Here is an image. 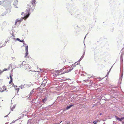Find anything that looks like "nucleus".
Segmentation results:
<instances>
[{
	"mask_svg": "<svg viewBox=\"0 0 124 124\" xmlns=\"http://www.w3.org/2000/svg\"><path fill=\"white\" fill-rule=\"evenodd\" d=\"M73 68H72L71 69L69 70L68 71L67 70L66 71H64L63 72V73H62V69H61L60 70L56 71L54 72V77H56L58 75L64 74L66 73H68L71 70L73 69Z\"/></svg>",
	"mask_w": 124,
	"mask_h": 124,
	"instance_id": "f257e3e1",
	"label": "nucleus"
},
{
	"mask_svg": "<svg viewBox=\"0 0 124 124\" xmlns=\"http://www.w3.org/2000/svg\"><path fill=\"white\" fill-rule=\"evenodd\" d=\"M35 2V0H31L30 2L28 4L27 8H29V10H30L31 9L32 10L34 9V7L36 6Z\"/></svg>",
	"mask_w": 124,
	"mask_h": 124,
	"instance_id": "f03ea898",
	"label": "nucleus"
},
{
	"mask_svg": "<svg viewBox=\"0 0 124 124\" xmlns=\"http://www.w3.org/2000/svg\"><path fill=\"white\" fill-rule=\"evenodd\" d=\"M22 65L23 68L26 69L28 68L29 67V65L28 63L26 62L25 61L23 62Z\"/></svg>",
	"mask_w": 124,
	"mask_h": 124,
	"instance_id": "7ed1b4c3",
	"label": "nucleus"
},
{
	"mask_svg": "<svg viewBox=\"0 0 124 124\" xmlns=\"http://www.w3.org/2000/svg\"><path fill=\"white\" fill-rule=\"evenodd\" d=\"M6 89V87L4 86H3L2 87L0 88V92H3L5 91Z\"/></svg>",
	"mask_w": 124,
	"mask_h": 124,
	"instance_id": "20e7f679",
	"label": "nucleus"
},
{
	"mask_svg": "<svg viewBox=\"0 0 124 124\" xmlns=\"http://www.w3.org/2000/svg\"><path fill=\"white\" fill-rule=\"evenodd\" d=\"M115 117L117 120H118L119 121H121L124 119V117H122L121 118H120L116 116H115Z\"/></svg>",
	"mask_w": 124,
	"mask_h": 124,
	"instance_id": "39448f33",
	"label": "nucleus"
},
{
	"mask_svg": "<svg viewBox=\"0 0 124 124\" xmlns=\"http://www.w3.org/2000/svg\"><path fill=\"white\" fill-rule=\"evenodd\" d=\"M21 21V20H19L18 19H17L16 21L15 24V25H17V24H20Z\"/></svg>",
	"mask_w": 124,
	"mask_h": 124,
	"instance_id": "423d86ee",
	"label": "nucleus"
},
{
	"mask_svg": "<svg viewBox=\"0 0 124 124\" xmlns=\"http://www.w3.org/2000/svg\"><path fill=\"white\" fill-rule=\"evenodd\" d=\"M10 80L9 82V84H10L12 82L13 78H12V77L13 76V75L12 74L11 75L10 74Z\"/></svg>",
	"mask_w": 124,
	"mask_h": 124,
	"instance_id": "0eeeda50",
	"label": "nucleus"
},
{
	"mask_svg": "<svg viewBox=\"0 0 124 124\" xmlns=\"http://www.w3.org/2000/svg\"><path fill=\"white\" fill-rule=\"evenodd\" d=\"M27 12L28 13V14L26 15V16H25L23 18V19H24L25 20L29 17V12L28 11Z\"/></svg>",
	"mask_w": 124,
	"mask_h": 124,
	"instance_id": "6e6552de",
	"label": "nucleus"
},
{
	"mask_svg": "<svg viewBox=\"0 0 124 124\" xmlns=\"http://www.w3.org/2000/svg\"><path fill=\"white\" fill-rule=\"evenodd\" d=\"M47 98L46 97H45L42 100V101L44 103H45V102L47 101Z\"/></svg>",
	"mask_w": 124,
	"mask_h": 124,
	"instance_id": "1a4fd4ad",
	"label": "nucleus"
},
{
	"mask_svg": "<svg viewBox=\"0 0 124 124\" xmlns=\"http://www.w3.org/2000/svg\"><path fill=\"white\" fill-rule=\"evenodd\" d=\"M25 50L26 51H28V46H26V45H25Z\"/></svg>",
	"mask_w": 124,
	"mask_h": 124,
	"instance_id": "9d476101",
	"label": "nucleus"
},
{
	"mask_svg": "<svg viewBox=\"0 0 124 124\" xmlns=\"http://www.w3.org/2000/svg\"><path fill=\"white\" fill-rule=\"evenodd\" d=\"M73 106V105H69L67 107L66 109L68 110V109L70 108H71V107H72Z\"/></svg>",
	"mask_w": 124,
	"mask_h": 124,
	"instance_id": "9b49d317",
	"label": "nucleus"
},
{
	"mask_svg": "<svg viewBox=\"0 0 124 124\" xmlns=\"http://www.w3.org/2000/svg\"><path fill=\"white\" fill-rule=\"evenodd\" d=\"M26 53L25 54V56H24V57H26L27 56V55H28V51H26Z\"/></svg>",
	"mask_w": 124,
	"mask_h": 124,
	"instance_id": "f8f14e48",
	"label": "nucleus"
},
{
	"mask_svg": "<svg viewBox=\"0 0 124 124\" xmlns=\"http://www.w3.org/2000/svg\"><path fill=\"white\" fill-rule=\"evenodd\" d=\"M14 4L16 5L17 4L18 1L17 0H14Z\"/></svg>",
	"mask_w": 124,
	"mask_h": 124,
	"instance_id": "ddd939ff",
	"label": "nucleus"
},
{
	"mask_svg": "<svg viewBox=\"0 0 124 124\" xmlns=\"http://www.w3.org/2000/svg\"><path fill=\"white\" fill-rule=\"evenodd\" d=\"M20 42H23V44L24 45H26V44L24 42V41L23 40H20V41H19Z\"/></svg>",
	"mask_w": 124,
	"mask_h": 124,
	"instance_id": "4468645a",
	"label": "nucleus"
},
{
	"mask_svg": "<svg viewBox=\"0 0 124 124\" xmlns=\"http://www.w3.org/2000/svg\"><path fill=\"white\" fill-rule=\"evenodd\" d=\"M16 88H17V86H16ZM15 89H16V90H17V91H18L19 90V88H15Z\"/></svg>",
	"mask_w": 124,
	"mask_h": 124,
	"instance_id": "2eb2a0df",
	"label": "nucleus"
},
{
	"mask_svg": "<svg viewBox=\"0 0 124 124\" xmlns=\"http://www.w3.org/2000/svg\"><path fill=\"white\" fill-rule=\"evenodd\" d=\"M8 70V69H3V71H6L7 70Z\"/></svg>",
	"mask_w": 124,
	"mask_h": 124,
	"instance_id": "dca6fc26",
	"label": "nucleus"
},
{
	"mask_svg": "<svg viewBox=\"0 0 124 124\" xmlns=\"http://www.w3.org/2000/svg\"><path fill=\"white\" fill-rule=\"evenodd\" d=\"M97 122L98 121H96V122H95L94 121L93 122V123H94V124H96Z\"/></svg>",
	"mask_w": 124,
	"mask_h": 124,
	"instance_id": "f3484780",
	"label": "nucleus"
},
{
	"mask_svg": "<svg viewBox=\"0 0 124 124\" xmlns=\"http://www.w3.org/2000/svg\"><path fill=\"white\" fill-rule=\"evenodd\" d=\"M47 81L46 80H44L43 81V82H44V83H46V82Z\"/></svg>",
	"mask_w": 124,
	"mask_h": 124,
	"instance_id": "a211bd4d",
	"label": "nucleus"
},
{
	"mask_svg": "<svg viewBox=\"0 0 124 124\" xmlns=\"http://www.w3.org/2000/svg\"><path fill=\"white\" fill-rule=\"evenodd\" d=\"M16 39L17 40L20 41V39L19 38H17Z\"/></svg>",
	"mask_w": 124,
	"mask_h": 124,
	"instance_id": "6ab92c4d",
	"label": "nucleus"
},
{
	"mask_svg": "<svg viewBox=\"0 0 124 124\" xmlns=\"http://www.w3.org/2000/svg\"><path fill=\"white\" fill-rule=\"evenodd\" d=\"M12 36L13 37H14L15 36H14V35L13 34H12Z\"/></svg>",
	"mask_w": 124,
	"mask_h": 124,
	"instance_id": "aec40b11",
	"label": "nucleus"
},
{
	"mask_svg": "<svg viewBox=\"0 0 124 124\" xmlns=\"http://www.w3.org/2000/svg\"><path fill=\"white\" fill-rule=\"evenodd\" d=\"M23 13H24L23 12H22V13H21V15H22L23 14Z\"/></svg>",
	"mask_w": 124,
	"mask_h": 124,
	"instance_id": "412c9836",
	"label": "nucleus"
},
{
	"mask_svg": "<svg viewBox=\"0 0 124 124\" xmlns=\"http://www.w3.org/2000/svg\"><path fill=\"white\" fill-rule=\"evenodd\" d=\"M122 124H124V122H122Z\"/></svg>",
	"mask_w": 124,
	"mask_h": 124,
	"instance_id": "4be33fe9",
	"label": "nucleus"
},
{
	"mask_svg": "<svg viewBox=\"0 0 124 124\" xmlns=\"http://www.w3.org/2000/svg\"><path fill=\"white\" fill-rule=\"evenodd\" d=\"M102 115V114L101 113L100 114V115Z\"/></svg>",
	"mask_w": 124,
	"mask_h": 124,
	"instance_id": "5701e85b",
	"label": "nucleus"
},
{
	"mask_svg": "<svg viewBox=\"0 0 124 124\" xmlns=\"http://www.w3.org/2000/svg\"><path fill=\"white\" fill-rule=\"evenodd\" d=\"M73 67H75V66L74 65H73Z\"/></svg>",
	"mask_w": 124,
	"mask_h": 124,
	"instance_id": "b1692460",
	"label": "nucleus"
},
{
	"mask_svg": "<svg viewBox=\"0 0 124 124\" xmlns=\"http://www.w3.org/2000/svg\"><path fill=\"white\" fill-rule=\"evenodd\" d=\"M96 121H98V122L99 121V120H97Z\"/></svg>",
	"mask_w": 124,
	"mask_h": 124,
	"instance_id": "393cba45",
	"label": "nucleus"
},
{
	"mask_svg": "<svg viewBox=\"0 0 124 124\" xmlns=\"http://www.w3.org/2000/svg\"><path fill=\"white\" fill-rule=\"evenodd\" d=\"M82 59V58H80V60H81Z\"/></svg>",
	"mask_w": 124,
	"mask_h": 124,
	"instance_id": "a878e982",
	"label": "nucleus"
},
{
	"mask_svg": "<svg viewBox=\"0 0 124 124\" xmlns=\"http://www.w3.org/2000/svg\"><path fill=\"white\" fill-rule=\"evenodd\" d=\"M62 122V121H61V122H60V123H61Z\"/></svg>",
	"mask_w": 124,
	"mask_h": 124,
	"instance_id": "bb28decb",
	"label": "nucleus"
}]
</instances>
